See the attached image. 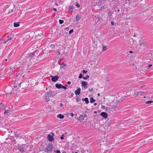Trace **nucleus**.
I'll list each match as a JSON object with an SVG mask.
<instances>
[{"instance_id":"nucleus-1","label":"nucleus","mask_w":153,"mask_h":153,"mask_svg":"<svg viewBox=\"0 0 153 153\" xmlns=\"http://www.w3.org/2000/svg\"><path fill=\"white\" fill-rule=\"evenodd\" d=\"M52 93V92L51 90L45 93V98H44L45 101L46 102H49L50 100V98L53 97Z\"/></svg>"},{"instance_id":"nucleus-2","label":"nucleus","mask_w":153,"mask_h":153,"mask_svg":"<svg viewBox=\"0 0 153 153\" xmlns=\"http://www.w3.org/2000/svg\"><path fill=\"white\" fill-rule=\"evenodd\" d=\"M25 63L23 60L16 62L14 66V68H23L24 67V65Z\"/></svg>"},{"instance_id":"nucleus-3","label":"nucleus","mask_w":153,"mask_h":153,"mask_svg":"<svg viewBox=\"0 0 153 153\" xmlns=\"http://www.w3.org/2000/svg\"><path fill=\"white\" fill-rule=\"evenodd\" d=\"M53 145L52 143L49 144L47 147L44 149V151L45 152H51L53 150Z\"/></svg>"},{"instance_id":"nucleus-4","label":"nucleus","mask_w":153,"mask_h":153,"mask_svg":"<svg viewBox=\"0 0 153 153\" xmlns=\"http://www.w3.org/2000/svg\"><path fill=\"white\" fill-rule=\"evenodd\" d=\"M47 138L50 142L53 141L54 140L53 137L50 134L48 135Z\"/></svg>"},{"instance_id":"nucleus-5","label":"nucleus","mask_w":153,"mask_h":153,"mask_svg":"<svg viewBox=\"0 0 153 153\" xmlns=\"http://www.w3.org/2000/svg\"><path fill=\"white\" fill-rule=\"evenodd\" d=\"M58 78L59 77L58 76H54L52 77L51 80L53 82H56L58 80Z\"/></svg>"},{"instance_id":"nucleus-6","label":"nucleus","mask_w":153,"mask_h":153,"mask_svg":"<svg viewBox=\"0 0 153 153\" xmlns=\"http://www.w3.org/2000/svg\"><path fill=\"white\" fill-rule=\"evenodd\" d=\"M81 92V88H79L77 89L76 91H75V93L76 95H78Z\"/></svg>"},{"instance_id":"nucleus-7","label":"nucleus","mask_w":153,"mask_h":153,"mask_svg":"<svg viewBox=\"0 0 153 153\" xmlns=\"http://www.w3.org/2000/svg\"><path fill=\"white\" fill-rule=\"evenodd\" d=\"M100 115L104 118H106L108 117L107 114L104 112H102L101 113Z\"/></svg>"},{"instance_id":"nucleus-8","label":"nucleus","mask_w":153,"mask_h":153,"mask_svg":"<svg viewBox=\"0 0 153 153\" xmlns=\"http://www.w3.org/2000/svg\"><path fill=\"white\" fill-rule=\"evenodd\" d=\"M84 117L82 115H80L78 119V120L80 122H82L84 120Z\"/></svg>"},{"instance_id":"nucleus-9","label":"nucleus","mask_w":153,"mask_h":153,"mask_svg":"<svg viewBox=\"0 0 153 153\" xmlns=\"http://www.w3.org/2000/svg\"><path fill=\"white\" fill-rule=\"evenodd\" d=\"M18 150L21 152H25L24 148L22 146H19L18 147Z\"/></svg>"},{"instance_id":"nucleus-10","label":"nucleus","mask_w":153,"mask_h":153,"mask_svg":"<svg viewBox=\"0 0 153 153\" xmlns=\"http://www.w3.org/2000/svg\"><path fill=\"white\" fill-rule=\"evenodd\" d=\"M13 39V37H12L11 36H9L8 37V39L4 41V43H7V42L9 43V42H10V41L12 39Z\"/></svg>"},{"instance_id":"nucleus-11","label":"nucleus","mask_w":153,"mask_h":153,"mask_svg":"<svg viewBox=\"0 0 153 153\" xmlns=\"http://www.w3.org/2000/svg\"><path fill=\"white\" fill-rule=\"evenodd\" d=\"M11 112L12 111L11 110H7L4 112V114H5L9 115L11 114Z\"/></svg>"},{"instance_id":"nucleus-12","label":"nucleus","mask_w":153,"mask_h":153,"mask_svg":"<svg viewBox=\"0 0 153 153\" xmlns=\"http://www.w3.org/2000/svg\"><path fill=\"white\" fill-rule=\"evenodd\" d=\"M82 87H84L86 88H87L86 86L87 85V83L85 81H83L82 82Z\"/></svg>"},{"instance_id":"nucleus-13","label":"nucleus","mask_w":153,"mask_h":153,"mask_svg":"<svg viewBox=\"0 0 153 153\" xmlns=\"http://www.w3.org/2000/svg\"><path fill=\"white\" fill-rule=\"evenodd\" d=\"M81 18V16L79 14H78L76 16V21H78L79 20H80Z\"/></svg>"},{"instance_id":"nucleus-14","label":"nucleus","mask_w":153,"mask_h":153,"mask_svg":"<svg viewBox=\"0 0 153 153\" xmlns=\"http://www.w3.org/2000/svg\"><path fill=\"white\" fill-rule=\"evenodd\" d=\"M146 42H141L140 44V47H144L146 46Z\"/></svg>"},{"instance_id":"nucleus-15","label":"nucleus","mask_w":153,"mask_h":153,"mask_svg":"<svg viewBox=\"0 0 153 153\" xmlns=\"http://www.w3.org/2000/svg\"><path fill=\"white\" fill-rule=\"evenodd\" d=\"M62 85L61 84H55L56 87L59 89L62 88Z\"/></svg>"},{"instance_id":"nucleus-16","label":"nucleus","mask_w":153,"mask_h":153,"mask_svg":"<svg viewBox=\"0 0 153 153\" xmlns=\"http://www.w3.org/2000/svg\"><path fill=\"white\" fill-rule=\"evenodd\" d=\"M82 101L84 100L86 104H88L89 103V100L88 98L86 97L85 98H82Z\"/></svg>"},{"instance_id":"nucleus-17","label":"nucleus","mask_w":153,"mask_h":153,"mask_svg":"<svg viewBox=\"0 0 153 153\" xmlns=\"http://www.w3.org/2000/svg\"><path fill=\"white\" fill-rule=\"evenodd\" d=\"M64 116L62 114H58L57 116V117L58 118H59L60 119H63V118H64Z\"/></svg>"},{"instance_id":"nucleus-18","label":"nucleus","mask_w":153,"mask_h":153,"mask_svg":"<svg viewBox=\"0 0 153 153\" xmlns=\"http://www.w3.org/2000/svg\"><path fill=\"white\" fill-rule=\"evenodd\" d=\"M13 26L15 27H17L19 26V24L18 22H15L13 24Z\"/></svg>"},{"instance_id":"nucleus-19","label":"nucleus","mask_w":153,"mask_h":153,"mask_svg":"<svg viewBox=\"0 0 153 153\" xmlns=\"http://www.w3.org/2000/svg\"><path fill=\"white\" fill-rule=\"evenodd\" d=\"M34 56V54L33 53H30L29 54L28 56L29 58H33V56Z\"/></svg>"},{"instance_id":"nucleus-20","label":"nucleus","mask_w":153,"mask_h":153,"mask_svg":"<svg viewBox=\"0 0 153 153\" xmlns=\"http://www.w3.org/2000/svg\"><path fill=\"white\" fill-rule=\"evenodd\" d=\"M96 101V100L94 99L93 97H91L90 99V102L91 103H93Z\"/></svg>"},{"instance_id":"nucleus-21","label":"nucleus","mask_w":153,"mask_h":153,"mask_svg":"<svg viewBox=\"0 0 153 153\" xmlns=\"http://www.w3.org/2000/svg\"><path fill=\"white\" fill-rule=\"evenodd\" d=\"M153 102V101L152 100H149L148 101H146L145 102V103L147 104H150L152 103Z\"/></svg>"},{"instance_id":"nucleus-22","label":"nucleus","mask_w":153,"mask_h":153,"mask_svg":"<svg viewBox=\"0 0 153 153\" xmlns=\"http://www.w3.org/2000/svg\"><path fill=\"white\" fill-rule=\"evenodd\" d=\"M76 102H79V101H80L81 100V99L80 98H79V97H76Z\"/></svg>"},{"instance_id":"nucleus-23","label":"nucleus","mask_w":153,"mask_h":153,"mask_svg":"<svg viewBox=\"0 0 153 153\" xmlns=\"http://www.w3.org/2000/svg\"><path fill=\"white\" fill-rule=\"evenodd\" d=\"M107 50V48L106 46H103L102 51H104Z\"/></svg>"},{"instance_id":"nucleus-24","label":"nucleus","mask_w":153,"mask_h":153,"mask_svg":"<svg viewBox=\"0 0 153 153\" xmlns=\"http://www.w3.org/2000/svg\"><path fill=\"white\" fill-rule=\"evenodd\" d=\"M89 77V76L88 75H87L86 77H83V79L84 80H86Z\"/></svg>"},{"instance_id":"nucleus-25","label":"nucleus","mask_w":153,"mask_h":153,"mask_svg":"<svg viewBox=\"0 0 153 153\" xmlns=\"http://www.w3.org/2000/svg\"><path fill=\"white\" fill-rule=\"evenodd\" d=\"M59 23L60 24H62L64 22V21L63 20H59Z\"/></svg>"},{"instance_id":"nucleus-26","label":"nucleus","mask_w":153,"mask_h":153,"mask_svg":"<svg viewBox=\"0 0 153 153\" xmlns=\"http://www.w3.org/2000/svg\"><path fill=\"white\" fill-rule=\"evenodd\" d=\"M74 31V30L73 29H71L70 30V31L69 32V34H71Z\"/></svg>"},{"instance_id":"nucleus-27","label":"nucleus","mask_w":153,"mask_h":153,"mask_svg":"<svg viewBox=\"0 0 153 153\" xmlns=\"http://www.w3.org/2000/svg\"><path fill=\"white\" fill-rule=\"evenodd\" d=\"M68 86L67 85H66L65 86H64L62 85V88H64V89H66L67 88V87Z\"/></svg>"},{"instance_id":"nucleus-28","label":"nucleus","mask_w":153,"mask_h":153,"mask_svg":"<svg viewBox=\"0 0 153 153\" xmlns=\"http://www.w3.org/2000/svg\"><path fill=\"white\" fill-rule=\"evenodd\" d=\"M4 107V105L2 103H0V108H3Z\"/></svg>"},{"instance_id":"nucleus-29","label":"nucleus","mask_w":153,"mask_h":153,"mask_svg":"<svg viewBox=\"0 0 153 153\" xmlns=\"http://www.w3.org/2000/svg\"><path fill=\"white\" fill-rule=\"evenodd\" d=\"M138 93H140L138 94V95L140 96L142 95L143 93V92L142 91H139L138 92Z\"/></svg>"},{"instance_id":"nucleus-30","label":"nucleus","mask_w":153,"mask_h":153,"mask_svg":"<svg viewBox=\"0 0 153 153\" xmlns=\"http://www.w3.org/2000/svg\"><path fill=\"white\" fill-rule=\"evenodd\" d=\"M83 76H82V74L80 73L79 75V78H82Z\"/></svg>"},{"instance_id":"nucleus-31","label":"nucleus","mask_w":153,"mask_h":153,"mask_svg":"<svg viewBox=\"0 0 153 153\" xmlns=\"http://www.w3.org/2000/svg\"><path fill=\"white\" fill-rule=\"evenodd\" d=\"M139 93H138V92H136L134 94V95L136 96H138V94H139Z\"/></svg>"},{"instance_id":"nucleus-32","label":"nucleus","mask_w":153,"mask_h":153,"mask_svg":"<svg viewBox=\"0 0 153 153\" xmlns=\"http://www.w3.org/2000/svg\"><path fill=\"white\" fill-rule=\"evenodd\" d=\"M54 152H56L57 153H61V152H60L59 150H56V151L54 150Z\"/></svg>"},{"instance_id":"nucleus-33","label":"nucleus","mask_w":153,"mask_h":153,"mask_svg":"<svg viewBox=\"0 0 153 153\" xmlns=\"http://www.w3.org/2000/svg\"><path fill=\"white\" fill-rule=\"evenodd\" d=\"M76 3V6L78 7H80V5L77 2Z\"/></svg>"},{"instance_id":"nucleus-34","label":"nucleus","mask_w":153,"mask_h":153,"mask_svg":"<svg viewBox=\"0 0 153 153\" xmlns=\"http://www.w3.org/2000/svg\"><path fill=\"white\" fill-rule=\"evenodd\" d=\"M69 9L70 10H72L73 9V6H70Z\"/></svg>"},{"instance_id":"nucleus-35","label":"nucleus","mask_w":153,"mask_h":153,"mask_svg":"<svg viewBox=\"0 0 153 153\" xmlns=\"http://www.w3.org/2000/svg\"><path fill=\"white\" fill-rule=\"evenodd\" d=\"M129 41H130V42H132V43L134 42V40H133V38H132L131 39H129Z\"/></svg>"},{"instance_id":"nucleus-36","label":"nucleus","mask_w":153,"mask_h":153,"mask_svg":"<svg viewBox=\"0 0 153 153\" xmlns=\"http://www.w3.org/2000/svg\"><path fill=\"white\" fill-rule=\"evenodd\" d=\"M66 66V65L65 64H63V65L61 66V68H64V67Z\"/></svg>"},{"instance_id":"nucleus-37","label":"nucleus","mask_w":153,"mask_h":153,"mask_svg":"<svg viewBox=\"0 0 153 153\" xmlns=\"http://www.w3.org/2000/svg\"><path fill=\"white\" fill-rule=\"evenodd\" d=\"M87 71H85V70H83L82 71V73H83L85 74L87 73Z\"/></svg>"},{"instance_id":"nucleus-38","label":"nucleus","mask_w":153,"mask_h":153,"mask_svg":"<svg viewBox=\"0 0 153 153\" xmlns=\"http://www.w3.org/2000/svg\"><path fill=\"white\" fill-rule=\"evenodd\" d=\"M69 114L70 115V116L72 117H73L74 116V114L73 113H70Z\"/></svg>"},{"instance_id":"nucleus-39","label":"nucleus","mask_w":153,"mask_h":153,"mask_svg":"<svg viewBox=\"0 0 153 153\" xmlns=\"http://www.w3.org/2000/svg\"><path fill=\"white\" fill-rule=\"evenodd\" d=\"M94 90L93 88H91V89H89V91H92Z\"/></svg>"},{"instance_id":"nucleus-40","label":"nucleus","mask_w":153,"mask_h":153,"mask_svg":"<svg viewBox=\"0 0 153 153\" xmlns=\"http://www.w3.org/2000/svg\"><path fill=\"white\" fill-rule=\"evenodd\" d=\"M111 24L112 25H114V22H113V21H112L111 22Z\"/></svg>"},{"instance_id":"nucleus-41","label":"nucleus","mask_w":153,"mask_h":153,"mask_svg":"<svg viewBox=\"0 0 153 153\" xmlns=\"http://www.w3.org/2000/svg\"><path fill=\"white\" fill-rule=\"evenodd\" d=\"M55 45H53V44H51V47H52V48H54L55 47Z\"/></svg>"},{"instance_id":"nucleus-42","label":"nucleus","mask_w":153,"mask_h":153,"mask_svg":"<svg viewBox=\"0 0 153 153\" xmlns=\"http://www.w3.org/2000/svg\"><path fill=\"white\" fill-rule=\"evenodd\" d=\"M63 106V105L62 103H61L60 104V107H62Z\"/></svg>"},{"instance_id":"nucleus-43","label":"nucleus","mask_w":153,"mask_h":153,"mask_svg":"<svg viewBox=\"0 0 153 153\" xmlns=\"http://www.w3.org/2000/svg\"><path fill=\"white\" fill-rule=\"evenodd\" d=\"M53 10L54 11H56V10H57L56 9V8H53Z\"/></svg>"},{"instance_id":"nucleus-44","label":"nucleus","mask_w":153,"mask_h":153,"mask_svg":"<svg viewBox=\"0 0 153 153\" xmlns=\"http://www.w3.org/2000/svg\"><path fill=\"white\" fill-rule=\"evenodd\" d=\"M152 66V65H148V67H149V68H150V67H151Z\"/></svg>"},{"instance_id":"nucleus-45","label":"nucleus","mask_w":153,"mask_h":153,"mask_svg":"<svg viewBox=\"0 0 153 153\" xmlns=\"http://www.w3.org/2000/svg\"><path fill=\"white\" fill-rule=\"evenodd\" d=\"M67 83L68 84H71V82L70 81H68L67 82Z\"/></svg>"},{"instance_id":"nucleus-46","label":"nucleus","mask_w":153,"mask_h":153,"mask_svg":"<svg viewBox=\"0 0 153 153\" xmlns=\"http://www.w3.org/2000/svg\"><path fill=\"white\" fill-rule=\"evenodd\" d=\"M129 53H133V51H129Z\"/></svg>"},{"instance_id":"nucleus-47","label":"nucleus","mask_w":153,"mask_h":153,"mask_svg":"<svg viewBox=\"0 0 153 153\" xmlns=\"http://www.w3.org/2000/svg\"><path fill=\"white\" fill-rule=\"evenodd\" d=\"M119 101H117L116 103V104H118V103H119Z\"/></svg>"},{"instance_id":"nucleus-48","label":"nucleus","mask_w":153,"mask_h":153,"mask_svg":"<svg viewBox=\"0 0 153 153\" xmlns=\"http://www.w3.org/2000/svg\"><path fill=\"white\" fill-rule=\"evenodd\" d=\"M130 45H132L133 44V43L132 42H130Z\"/></svg>"},{"instance_id":"nucleus-49","label":"nucleus","mask_w":153,"mask_h":153,"mask_svg":"<svg viewBox=\"0 0 153 153\" xmlns=\"http://www.w3.org/2000/svg\"><path fill=\"white\" fill-rule=\"evenodd\" d=\"M60 138L61 140H63V139L64 138L63 137H60Z\"/></svg>"},{"instance_id":"nucleus-50","label":"nucleus","mask_w":153,"mask_h":153,"mask_svg":"<svg viewBox=\"0 0 153 153\" xmlns=\"http://www.w3.org/2000/svg\"><path fill=\"white\" fill-rule=\"evenodd\" d=\"M97 105V103L96 102H95L94 103V105L95 106Z\"/></svg>"},{"instance_id":"nucleus-51","label":"nucleus","mask_w":153,"mask_h":153,"mask_svg":"<svg viewBox=\"0 0 153 153\" xmlns=\"http://www.w3.org/2000/svg\"><path fill=\"white\" fill-rule=\"evenodd\" d=\"M8 131H9V133H10V132H12V131H11L10 130H8Z\"/></svg>"},{"instance_id":"nucleus-52","label":"nucleus","mask_w":153,"mask_h":153,"mask_svg":"<svg viewBox=\"0 0 153 153\" xmlns=\"http://www.w3.org/2000/svg\"><path fill=\"white\" fill-rule=\"evenodd\" d=\"M100 94L99 93L97 94V95L98 96H100Z\"/></svg>"},{"instance_id":"nucleus-53","label":"nucleus","mask_w":153,"mask_h":153,"mask_svg":"<svg viewBox=\"0 0 153 153\" xmlns=\"http://www.w3.org/2000/svg\"><path fill=\"white\" fill-rule=\"evenodd\" d=\"M134 37H136L137 36L136 34H134L133 36Z\"/></svg>"},{"instance_id":"nucleus-54","label":"nucleus","mask_w":153,"mask_h":153,"mask_svg":"<svg viewBox=\"0 0 153 153\" xmlns=\"http://www.w3.org/2000/svg\"><path fill=\"white\" fill-rule=\"evenodd\" d=\"M62 153H66V152L64 151L62 152Z\"/></svg>"},{"instance_id":"nucleus-55","label":"nucleus","mask_w":153,"mask_h":153,"mask_svg":"<svg viewBox=\"0 0 153 153\" xmlns=\"http://www.w3.org/2000/svg\"><path fill=\"white\" fill-rule=\"evenodd\" d=\"M86 114H84V117H86Z\"/></svg>"},{"instance_id":"nucleus-56","label":"nucleus","mask_w":153,"mask_h":153,"mask_svg":"<svg viewBox=\"0 0 153 153\" xmlns=\"http://www.w3.org/2000/svg\"><path fill=\"white\" fill-rule=\"evenodd\" d=\"M102 107H103V108H105V107H104V106H102Z\"/></svg>"},{"instance_id":"nucleus-57","label":"nucleus","mask_w":153,"mask_h":153,"mask_svg":"<svg viewBox=\"0 0 153 153\" xmlns=\"http://www.w3.org/2000/svg\"><path fill=\"white\" fill-rule=\"evenodd\" d=\"M119 10H117V11H119Z\"/></svg>"},{"instance_id":"nucleus-58","label":"nucleus","mask_w":153,"mask_h":153,"mask_svg":"<svg viewBox=\"0 0 153 153\" xmlns=\"http://www.w3.org/2000/svg\"><path fill=\"white\" fill-rule=\"evenodd\" d=\"M7 59H5V61H7Z\"/></svg>"},{"instance_id":"nucleus-59","label":"nucleus","mask_w":153,"mask_h":153,"mask_svg":"<svg viewBox=\"0 0 153 153\" xmlns=\"http://www.w3.org/2000/svg\"><path fill=\"white\" fill-rule=\"evenodd\" d=\"M56 5H57V4H56Z\"/></svg>"},{"instance_id":"nucleus-60","label":"nucleus","mask_w":153,"mask_h":153,"mask_svg":"<svg viewBox=\"0 0 153 153\" xmlns=\"http://www.w3.org/2000/svg\"><path fill=\"white\" fill-rule=\"evenodd\" d=\"M53 134V133H52V134ZM53 134V135H54V134Z\"/></svg>"},{"instance_id":"nucleus-61","label":"nucleus","mask_w":153,"mask_h":153,"mask_svg":"<svg viewBox=\"0 0 153 153\" xmlns=\"http://www.w3.org/2000/svg\"><path fill=\"white\" fill-rule=\"evenodd\" d=\"M74 95V94H72L71 95Z\"/></svg>"},{"instance_id":"nucleus-62","label":"nucleus","mask_w":153,"mask_h":153,"mask_svg":"<svg viewBox=\"0 0 153 153\" xmlns=\"http://www.w3.org/2000/svg\"><path fill=\"white\" fill-rule=\"evenodd\" d=\"M96 111H95L94 112V113H96Z\"/></svg>"},{"instance_id":"nucleus-63","label":"nucleus","mask_w":153,"mask_h":153,"mask_svg":"<svg viewBox=\"0 0 153 153\" xmlns=\"http://www.w3.org/2000/svg\"><path fill=\"white\" fill-rule=\"evenodd\" d=\"M21 116H22V114H21Z\"/></svg>"},{"instance_id":"nucleus-64","label":"nucleus","mask_w":153,"mask_h":153,"mask_svg":"<svg viewBox=\"0 0 153 153\" xmlns=\"http://www.w3.org/2000/svg\"><path fill=\"white\" fill-rule=\"evenodd\" d=\"M114 107H115V106H114L113 107L114 108Z\"/></svg>"}]
</instances>
